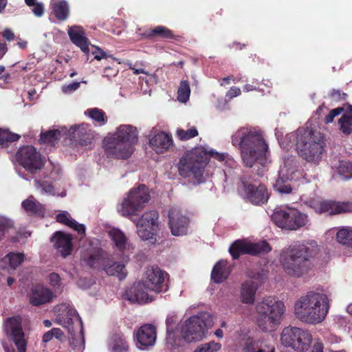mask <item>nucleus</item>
<instances>
[{"mask_svg": "<svg viewBox=\"0 0 352 352\" xmlns=\"http://www.w3.org/2000/svg\"><path fill=\"white\" fill-rule=\"evenodd\" d=\"M301 175L298 166L292 155L285 159L284 165L280 168L279 177L274 184L275 189L280 193H289L292 188L289 181L298 180Z\"/></svg>", "mask_w": 352, "mask_h": 352, "instance_id": "nucleus-12", "label": "nucleus"}, {"mask_svg": "<svg viewBox=\"0 0 352 352\" xmlns=\"http://www.w3.org/2000/svg\"><path fill=\"white\" fill-rule=\"evenodd\" d=\"M104 270L108 275L116 276L120 280L125 278L126 274L125 265L118 262H114L109 265H107L104 267Z\"/></svg>", "mask_w": 352, "mask_h": 352, "instance_id": "nucleus-40", "label": "nucleus"}, {"mask_svg": "<svg viewBox=\"0 0 352 352\" xmlns=\"http://www.w3.org/2000/svg\"><path fill=\"white\" fill-rule=\"evenodd\" d=\"M159 214L156 210L144 212L140 219L132 221L137 227V233L143 241H150L151 243L156 242L155 237L158 228Z\"/></svg>", "mask_w": 352, "mask_h": 352, "instance_id": "nucleus-13", "label": "nucleus"}, {"mask_svg": "<svg viewBox=\"0 0 352 352\" xmlns=\"http://www.w3.org/2000/svg\"><path fill=\"white\" fill-rule=\"evenodd\" d=\"M312 341L310 333L305 329L287 327L283 329L280 342L285 346H290L298 352L307 351Z\"/></svg>", "mask_w": 352, "mask_h": 352, "instance_id": "nucleus-11", "label": "nucleus"}, {"mask_svg": "<svg viewBox=\"0 0 352 352\" xmlns=\"http://www.w3.org/2000/svg\"><path fill=\"white\" fill-rule=\"evenodd\" d=\"M241 91L240 88L236 87H232L226 93V97L230 99H232L241 94Z\"/></svg>", "mask_w": 352, "mask_h": 352, "instance_id": "nucleus-63", "label": "nucleus"}, {"mask_svg": "<svg viewBox=\"0 0 352 352\" xmlns=\"http://www.w3.org/2000/svg\"><path fill=\"white\" fill-rule=\"evenodd\" d=\"M305 204L313 208L317 213L329 212L330 214H337L342 212H352V204L351 202L310 199L306 201Z\"/></svg>", "mask_w": 352, "mask_h": 352, "instance_id": "nucleus-16", "label": "nucleus"}, {"mask_svg": "<svg viewBox=\"0 0 352 352\" xmlns=\"http://www.w3.org/2000/svg\"><path fill=\"white\" fill-rule=\"evenodd\" d=\"M23 260V254L10 252L1 259V265L3 268L15 270Z\"/></svg>", "mask_w": 352, "mask_h": 352, "instance_id": "nucleus-37", "label": "nucleus"}, {"mask_svg": "<svg viewBox=\"0 0 352 352\" xmlns=\"http://www.w3.org/2000/svg\"><path fill=\"white\" fill-rule=\"evenodd\" d=\"M190 88L188 80H182L177 90V100L181 102H186L190 98Z\"/></svg>", "mask_w": 352, "mask_h": 352, "instance_id": "nucleus-47", "label": "nucleus"}, {"mask_svg": "<svg viewBox=\"0 0 352 352\" xmlns=\"http://www.w3.org/2000/svg\"><path fill=\"white\" fill-rule=\"evenodd\" d=\"M21 206L23 210L28 214L43 216L45 213V208L43 204L39 203L33 196H30L27 199L24 200Z\"/></svg>", "mask_w": 352, "mask_h": 352, "instance_id": "nucleus-35", "label": "nucleus"}, {"mask_svg": "<svg viewBox=\"0 0 352 352\" xmlns=\"http://www.w3.org/2000/svg\"><path fill=\"white\" fill-rule=\"evenodd\" d=\"M80 87V82H73L69 85L63 86L62 90L65 94H69L76 90Z\"/></svg>", "mask_w": 352, "mask_h": 352, "instance_id": "nucleus-61", "label": "nucleus"}, {"mask_svg": "<svg viewBox=\"0 0 352 352\" xmlns=\"http://www.w3.org/2000/svg\"><path fill=\"white\" fill-rule=\"evenodd\" d=\"M149 146L157 154L173 151L174 144L172 135L160 131L149 138Z\"/></svg>", "mask_w": 352, "mask_h": 352, "instance_id": "nucleus-22", "label": "nucleus"}, {"mask_svg": "<svg viewBox=\"0 0 352 352\" xmlns=\"http://www.w3.org/2000/svg\"><path fill=\"white\" fill-rule=\"evenodd\" d=\"M265 156V155H259V157H257L256 155H242V160L247 167L251 168L255 162L258 161H263Z\"/></svg>", "mask_w": 352, "mask_h": 352, "instance_id": "nucleus-52", "label": "nucleus"}, {"mask_svg": "<svg viewBox=\"0 0 352 352\" xmlns=\"http://www.w3.org/2000/svg\"><path fill=\"white\" fill-rule=\"evenodd\" d=\"M305 162L311 166L318 165L320 162L322 160L321 155H305L303 158Z\"/></svg>", "mask_w": 352, "mask_h": 352, "instance_id": "nucleus-60", "label": "nucleus"}, {"mask_svg": "<svg viewBox=\"0 0 352 352\" xmlns=\"http://www.w3.org/2000/svg\"><path fill=\"white\" fill-rule=\"evenodd\" d=\"M191 154H224L223 153H219L217 151H214L212 150L208 151L206 147L204 146H199L195 148L192 152Z\"/></svg>", "mask_w": 352, "mask_h": 352, "instance_id": "nucleus-59", "label": "nucleus"}, {"mask_svg": "<svg viewBox=\"0 0 352 352\" xmlns=\"http://www.w3.org/2000/svg\"><path fill=\"white\" fill-rule=\"evenodd\" d=\"M208 156L219 162L226 155H183L178 163V171L184 177H192L197 183L201 182L204 169L208 163Z\"/></svg>", "mask_w": 352, "mask_h": 352, "instance_id": "nucleus-7", "label": "nucleus"}, {"mask_svg": "<svg viewBox=\"0 0 352 352\" xmlns=\"http://www.w3.org/2000/svg\"><path fill=\"white\" fill-rule=\"evenodd\" d=\"M153 40L156 38L164 39L174 38L175 35L172 30L162 25H158L152 29Z\"/></svg>", "mask_w": 352, "mask_h": 352, "instance_id": "nucleus-46", "label": "nucleus"}, {"mask_svg": "<svg viewBox=\"0 0 352 352\" xmlns=\"http://www.w3.org/2000/svg\"><path fill=\"white\" fill-rule=\"evenodd\" d=\"M109 348L111 352H129V345L124 335L116 333L111 336Z\"/></svg>", "mask_w": 352, "mask_h": 352, "instance_id": "nucleus-34", "label": "nucleus"}, {"mask_svg": "<svg viewBox=\"0 0 352 352\" xmlns=\"http://www.w3.org/2000/svg\"><path fill=\"white\" fill-rule=\"evenodd\" d=\"M199 133L195 126H192L188 130L179 129L176 131L177 138L182 141L188 140L191 138L197 137Z\"/></svg>", "mask_w": 352, "mask_h": 352, "instance_id": "nucleus-50", "label": "nucleus"}, {"mask_svg": "<svg viewBox=\"0 0 352 352\" xmlns=\"http://www.w3.org/2000/svg\"><path fill=\"white\" fill-rule=\"evenodd\" d=\"M109 235L117 250L124 251L131 248V245L128 242L126 236L120 230L113 228L109 232Z\"/></svg>", "mask_w": 352, "mask_h": 352, "instance_id": "nucleus-31", "label": "nucleus"}, {"mask_svg": "<svg viewBox=\"0 0 352 352\" xmlns=\"http://www.w3.org/2000/svg\"><path fill=\"white\" fill-rule=\"evenodd\" d=\"M5 331L12 337L19 352H25L26 342L20 319L16 317L9 318L5 323Z\"/></svg>", "mask_w": 352, "mask_h": 352, "instance_id": "nucleus-19", "label": "nucleus"}, {"mask_svg": "<svg viewBox=\"0 0 352 352\" xmlns=\"http://www.w3.org/2000/svg\"><path fill=\"white\" fill-rule=\"evenodd\" d=\"M54 296L50 289L41 285H36L30 290L29 300L31 305L38 307L50 302Z\"/></svg>", "mask_w": 352, "mask_h": 352, "instance_id": "nucleus-25", "label": "nucleus"}, {"mask_svg": "<svg viewBox=\"0 0 352 352\" xmlns=\"http://www.w3.org/2000/svg\"><path fill=\"white\" fill-rule=\"evenodd\" d=\"M244 352H276L275 344L270 337L248 340L243 346Z\"/></svg>", "mask_w": 352, "mask_h": 352, "instance_id": "nucleus-23", "label": "nucleus"}, {"mask_svg": "<svg viewBox=\"0 0 352 352\" xmlns=\"http://www.w3.org/2000/svg\"><path fill=\"white\" fill-rule=\"evenodd\" d=\"M137 346L144 350L153 346L156 340L155 328L151 324H144L140 327L136 333Z\"/></svg>", "mask_w": 352, "mask_h": 352, "instance_id": "nucleus-24", "label": "nucleus"}, {"mask_svg": "<svg viewBox=\"0 0 352 352\" xmlns=\"http://www.w3.org/2000/svg\"><path fill=\"white\" fill-rule=\"evenodd\" d=\"M153 28L142 29L139 28L137 31V34L140 36V39H151L153 40Z\"/></svg>", "mask_w": 352, "mask_h": 352, "instance_id": "nucleus-56", "label": "nucleus"}, {"mask_svg": "<svg viewBox=\"0 0 352 352\" xmlns=\"http://www.w3.org/2000/svg\"><path fill=\"white\" fill-rule=\"evenodd\" d=\"M48 280L50 285L54 289H58L61 285L60 277L56 273H51Z\"/></svg>", "mask_w": 352, "mask_h": 352, "instance_id": "nucleus-55", "label": "nucleus"}, {"mask_svg": "<svg viewBox=\"0 0 352 352\" xmlns=\"http://www.w3.org/2000/svg\"><path fill=\"white\" fill-rule=\"evenodd\" d=\"M16 154H38V153L34 146L26 145L20 147Z\"/></svg>", "mask_w": 352, "mask_h": 352, "instance_id": "nucleus-58", "label": "nucleus"}, {"mask_svg": "<svg viewBox=\"0 0 352 352\" xmlns=\"http://www.w3.org/2000/svg\"><path fill=\"white\" fill-rule=\"evenodd\" d=\"M67 33L71 41L87 54L89 52V41L85 36L83 28L77 25L72 26L69 28Z\"/></svg>", "mask_w": 352, "mask_h": 352, "instance_id": "nucleus-28", "label": "nucleus"}, {"mask_svg": "<svg viewBox=\"0 0 352 352\" xmlns=\"http://www.w3.org/2000/svg\"><path fill=\"white\" fill-rule=\"evenodd\" d=\"M272 219L279 228L289 230H296L305 226L309 221L308 216L296 208L287 207L276 210Z\"/></svg>", "mask_w": 352, "mask_h": 352, "instance_id": "nucleus-9", "label": "nucleus"}, {"mask_svg": "<svg viewBox=\"0 0 352 352\" xmlns=\"http://www.w3.org/2000/svg\"><path fill=\"white\" fill-rule=\"evenodd\" d=\"M177 318L175 314H170L167 316L166 323L167 326V333L170 334L173 330V325L177 322Z\"/></svg>", "mask_w": 352, "mask_h": 352, "instance_id": "nucleus-57", "label": "nucleus"}, {"mask_svg": "<svg viewBox=\"0 0 352 352\" xmlns=\"http://www.w3.org/2000/svg\"><path fill=\"white\" fill-rule=\"evenodd\" d=\"M212 324V316L208 313L203 312L192 316L183 324L182 336L188 342L200 341L205 337L207 329Z\"/></svg>", "mask_w": 352, "mask_h": 352, "instance_id": "nucleus-8", "label": "nucleus"}, {"mask_svg": "<svg viewBox=\"0 0 352 352\" xmlns=\"http://www.w3.org/2000/svg\"><path fill=\"white\" fill-rule=\"evenodd\" d=\"M245 192L249 201L254 204H265L269 199V193L263 184L256 186L254 184L248 185L245 188Z\"/></svg>", "mask_w": 352, "mask_h": 352, "instance_id": "nucleus-27", "label": "nucleus"}, {"mask_svg": "<svg viewBox=\"0 0 352 352\" xmlns=\"http://www.w3.org/2000/svg\"><path fill=\"white\" fill-rule=\"evenodd\" d=\"M52 12L58 21H65L69 16V7L65 1H57L52 3Z\"/></svg>", "mask_w": 352, "mask_h": 352, "instance_id": "nucleus-38", "label": "nucleus"}, {"mask_svg": "<svg viewBox=\"0 0 352 352\" xmlns=\"http://www.w3.org/2000/svg\"><path fill=\"white\" fill-rule=\"evenodd\" d=\"M221 349V344L219 342L210 341L198 345L194 352H217Z\"/></svg>", "mask_w": 352, "mask_h": 352, "instance_id": "nucleus-49", "label": "nucleus"}, {"mask_svg": "<svg viewBox=\"0 0 352 352\" xmlns=\"http://www.w3.org/2000/svg\"><path fill=\"white\" fill-rule=\"evenodd\" d=\"M82 261L91 267H96L101 259L100 250H95L93 252H88L82 256Z\"/></svg>", "mask_w": 352, "mask_h": 352, "instance_id": "nucleus-48", "label": "nucleus"}, {"mask_svg": "<svg viewBox=\"0 0 352 352\" xmlns=\"http://www.w3.org/2000/svg\"><path fill=\"white\" fill-rule=\"evenodd\" d=\"M149 198L148 188L145 185H140L129 192L118 208V212L123 217L134 215L144 207Z\"/></svg>", "mask_w": 352, "mask_h": 352, "instance_id": "nucleus-10", "label": "nucleus"}, {"mask_svg": "<svg viewBox=\"0 0 352 352\" xmlns=\"http://www.w3.org/2000/svg\"><path fill=\"white\" fill-rule=\"evenodd\" d=\"M329 97L336 102H340L346 100L348 95L339 89H333L329 93Z\"/></svg>", "mask_w": 352, "mask_h": 352, "instance_id": "nucleus-54", "label": "nucleus"}, {"mask_svg": "<svg viewBox=\"0 0 352 352\" xmlns=\"http://www.w3.org/2000/svg\"><path fill=\"white\" fill-rule=\"evenodd\" d=\"M72 338H70L69 343L74 352H82L85 348V340L82 335V327H80V335L76 337L74 333V329L70 333Z\"/></svg>", "mask_w": 352, "mask_h": 352, "instance_id": "nucleus-44", "label": "nucleus"}, {"mask_svg": "<svg viewBox=\"0 0 352 352\" xmlns=\"http://www.w3.org/2000/svg\"><path fill=\"white\" fill-rule=\"evenodd\" d=\"M67 136L74 147L83 148L91 147L95 135L89 124L82 123L71 126Z\"/></svg>", "mask_w": 352, "mask_h": 352, "instance_id": "nucleus-15", "label": "nucleus"}, {"mask_svg": "<svg viewBox=\"0 0 352 352\" xmlns=\"http://www.w3.org/2000/svg\"><path fill=\"white\" fill-rule=\"evenodd\" d=\"M169 227L174 236H183L187 234L188 219L176 208H171L168 213Z\"/></svg>", "mask_w": 352, "mask_h": 352, "instance_id": "nucleus-20", "label": "nucleus"}, {"mask_svg": "<svg viewBox=\"0 0 352 352\" xmlns=\"http://www.w3.org/2000/svg\"><path fill=\"white\" fill-rule=\"evenodd\" d=\"M317 251L314 241L295 243L281 252L280 262L284 272L292 277H301L311 267L310 258Z\"/></svg>", "mask_w": 352, "mask_h": 352, "instance_id": "nucleus-1", "label": "nucleus"}, {"mask_svg": "<svg viewBox=\"0 0 352 352\" xmlns=\"http://www.w3.org/2000/svg\"><path fill=\"white\" fill-rule=\"evenodd\" d=\"M329 310V300L323 293L309 291L298 298L294 307L296 318L302 322L316 324L322 322Z\"/></svg>", "mask_w": 352, "mask_h": 352, "instance_id": "nucleus-2", "label": "nucleus"}, {"mask_svg": "<svg viewBox=\"0 0 352 352\" xmlns=\"http://www.w3.org/2000/svg\"><path fill=\"white\" fill-rule=\"evenodd\" d=\"M16 160L30 172L41 169L44 164V159L41 155H16Z\"/></svg>", "mask_w": 352, "mask_h": 352, "instance_id": "nucleus-30", "label": "nucleus"}, {"mask_svg": "<svg viewBox=\"0 0 352 352\" xmlns=\"http://www.w3.org/2000/svg\"><path fill=\"white\" fill-rule=\"evenodd\" d=\"M32 9V12L36 16L40 17L44 13V6L42 3H37L34 4Z\"/></svg>", "mask_w": 352, "mask_h": 352, "instance_id": "nucleus-62", "label": "nucleus"}, {"mask_svg": "<svg viewBox=\"0 0 352 352\" xmlns=\"http://www.w3.org/2000/svg\"><path fill=\"white\" fill-rule=\"evenodd\" d=\"M56 322L62 327L67 328L72 333V327L74 322H77L80 327H82V322L78 316L76 311L69 304L63 303L56 307Z\"/></svg>", "mask_w": 352, "mask_h": 352, "instance_id": "nucleus-18", "label": "nucleus"}, {"mask_svg": "<svg viewBox=\"0 0 352 352\" xmlns=\"http://www.w3.org/2000/svg\"><path fill=\"white\" fill-rule=\"evenodd\" d=\"M338 123L340 130L344 134H350L352 132V106L348 105V109L344 110L342 117L339 119Z\"/></svg>", "mask_w": 352, "mask_h": 352, "instance_id": "nucleus-39", "label": "nucleus"}, {"mask_svg": "<svg viewBox=\"0 0 352 352\" xmlns=\"http://www.w3.org/2000/svg\"><path fill=\"white\" fill-rule=\"evenodd\" d=\"M333 168L337 169L339 175L344 179H350L352 177V163L344 160H339L338 166L333 165Z\"/></svg>", "mask_w": 352, "mask_h": 352, "instance_id": "nucleus-43", "label": "nucleus"}, {"mask_svg": "<svg viewBox=\"0 0 352 352\" xmlns=\"http://www.w3.org/2000/svg\"><path fill=\"white\" fill-rule=\"evenodd\" d=\"M85 114L97 122L100 126L104 125L107 122L106 113L100 109L96 107L88 109L85 111Z\"/></svg>", "mask_w": 352, "mask_h": 352, "instance_id": "nucleus-41", "label": "nucleus"}, {"mask_svg": "<svg viewBox=\"0 0 352 352\" xmlns=\"http://www.w3.org/2000/svg\"><path fill=\"white\" fill-rule=\"evenodd\" d=\"M256 323L264 332H272L280 324L285 311L283 301L273 296H267L256 305Z\"/></svg>", "mask_w": 352, "mask_h": 352, "instance_id": "nucleus-4", "label": "nucleus"}, {"mask_svg": "<svg viewBox=\"0 0 352 352\" xmlns=\"http://www.w3.org/2000/svg\"><path fill=\"white\" fill-rule=\"evenodd\" d=\"M258 284L253 280H247L241 283L240 287L239 299L246 305H252L256 298Z\"/></svg>", "mask_w": 352, "mask_h": 352, "instance_id": "nucleus-29", "label": "nucleus"}, {"mask_svg": "<svg viewBox=\"0 0 352 352\" xmlns=\"http://www.w3.org/2000/svg\"><path fill=\"white\" fill-rule=\"evenodd\" d=\"M232 144L241 154H267L270 147L264 132L258 126L239 128L231 136Z\"/></svg>", "mask_w": 352, "mask_h": 352, "instance_id": "nucleus-3", "label": "nucleus"}, {"mask_svg": "<svg viewBox=\"0 0 352 352\" xmlns=\"http://www.w3.org/2000/svg\"><path fill=\"white\" fill-rule=\"evenodd\" d=\"M271 250L270 245L265 241L251 243L247 239L236 240L232 243L229 248V252L233 259L239 258L240 255L243 254L255 256L267 254Z\"/></svg>", "mask_w": 352, "mask_h": 352, "instance_id": "nucleus-14", "label": "nucleus"}, {"mask_svg": "<svg viewBox=\"0 0 352 352\" xmlns=\"http://www.w3.org/2000/svg\"><path fill=\"white\" fill-rule=\"evenodd\" d=\"M34 185L42 194L54 195V187L47 181L35 180Z\"/></svg>", "mask_w": 352, "mask_h": 352, "instance_id": "nucleus-51", "label": "nucleus"}, {"mask_svg": "<svg viewBox=\"0 0 352 352\" xmlns=\"http://www.w3.org/2000/svg\"><path fill=\"white\" fill-rule=\"evenodd\" d=\"M148 291L143 281L138 282L126 289L124 296L125 299L132 302L144 304L153 300V297L150 296Z\"/></svg>", "mask_w": 352, "mask_h": 352, "instance_id": "nucleus-21", "label": "nucleus"}, {"mask_svg": "<svg viewBox=\"0 0 352 352\" xmlns=\"http://www.w3.org/2000/svg\"><path fill=\"white\" fill-rule=\"evenodd\" d=\"M138 142L137 128L130 124H121L114 133L104 138L102 147L107 154H133Z\"/></svg>", "mask_w": 352, "mask_h": 352, "instance_id": "nucleus-5", "label": "nucleus"}, {"mask_svg": "<svg viewBox=\"0 0 352 352\" xmlns=\"http://www.w3.org/2000/svg\"><path fill=\"white\" fill-rule=\"evenodd\" d=\"M337 241L342 245L352 248V230L343 228L336 234Z\"/></svg>", "mask_w": 352, "mask_h": 352, "instance_id": "nucleus-45", "label": "nucleus"}, {"mask_svg": "<svg viewBox=\"0 0 352 352\" xmlns=\"http://www.w3.org/2000/svg\"><path fill=\"white\" fill-rule=\"evenodd\" d=\"M20 138V135L17 133L0 128V146L1 147L8 146L9 143L16 142L19 140Z\"/></svg>", "mask_w": 352, "mask_h": 352, "instance_id": "nucleus-42", "label": "nucleus"}, {"mask_svg": "<svg viewBox=\"0 0 352 352\" xmlns=\"http://www.w3.org/2000/svg\"><path fill=\"white\" fill-rule=\"evenodd\" d=\"M296 150L301 154H322L325 142L323 135L309 129H298L295 135Z\"/></svg>", "mask_w": 352, "mask_h": 352, "instance_id": "nucleus-6", "label": "nucleus"}, {"mask_svg": "<svg viewBox=\"0 0 352 352\" xmlns=\"http://www.w3.org/2000/svg\"><path fill=\"white\" fill-rule=\"evenodd\" d=\"M72 238L70 234L62 232H56L51 238L54 247L64 258L71 254L72 250Z\"/></svg>", "mask_w": 352, "mask_h": 352, "instance_id": "nucleus-26", "label": "nucleus"}, {"mask_svg": "<svg viewBox=\"0 0 352 352\" xmlns=\"http://www.w3.org/2000/svg\"><path fill=\"white\" fill-rule=\"evenodd\" d=\"M344 111V108L342 107H339L336 109H333L330 111L328 115H327L324 118V122L326 124H329L333 122L334 118L340 115Z\"/></svg>", "mask_w": 352, "mask_h": 352, "instance_id": "nucleus-53", "label": "nucleus"}, {"mask_svg": "<svg viewBox=\"0 0 352 352\" xmlns=\"http://www.w3.org/2000/svg\"><path fill=\"white\" fill-rule=\"evenodd\" d=\"M92 54L94 55V58L98 60L107 57L106 53L101 50L99 47H96V50L92 52Z\"/></svg>", "mask_w": 352, "mask_h": 352, "instance_id": "nucleus-64", "label": "nucleus"}, {"mask_svg": "<svg viewBox=\"0 0 352 352\" xmlns=\"http://www.w3.org/2000/svg\"><path fill=\"white\" fill-rule=\"evenodd\" d=\"M230 273V270L228 262L221 261L214 266L211 273V278L214 282L221 283L228 277Z\"/></svg>", "mask_w": 352, "mask_h": 352, "instance_id": "nucleus-32", "label": "nucleus"}, {"mask_svg": "<svg viewBox=\"0 0 352 352\" xmlns=\"http://www.w3.org/2000/svg\"><path fill=\"white\" fill-rule=\"evenodd\" d=\"M62 136V131L59 129H52L45 132H41L38 142L41 144H45L50 146H55Z\"/></svg>", "mask_w": 352, "mask_h": 352, "instance_id": "nucleus-36", "label": "nucleus"}, {"mask_svg": "<svg viewBox=\"0 0 352 352\" xmlns=\"http://www.w3.org/2000/svg\"><path fill=\"white\" fill-rule=\"evenodd\" d=\"M168 274L157 266L146 269L142 281L146 285L149 291L160 293L167 289L165 280Z\"/></svg>", "mask_w": 352, "mask_h": 352, "instance_id": "nucleus-17", "label": "nucleus"}, {"mask_svg": "<svg viewBox=\"0 0 352 352\" xmlns=\"http://www.w3.org/2000/svg\"><path fill=\"white\" fill-rule=\"evenodd\" d=\"M58 222L65 224L76 230L78 234L84 236L85 234V226L83 224L78 223L71 217L67 212L59 213L56 216Z\"/></svg>", "mask_w": 352, "mask_h": 352, "instance_id": "nucleus-33", "label": "nucleus"}]
</instances>
